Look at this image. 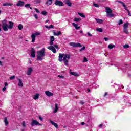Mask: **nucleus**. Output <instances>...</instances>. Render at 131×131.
Listing matches in <instances>:
<instances>
[{
  "label": "nucleus",
  "mask_w": 131,
  "mask_h": 131,
  "mask_svg": "<svg viewBox=\"0 0 131 131\" xmlns=\"http://www.w3.org/2000/svg\"><path fill=\"white\" fill-rule=\"evenodd\" d=\"M128 25H129V23L128 22H126L124 24L123 28L124 29H128Z\"/></svg>",
  "instance_id": "24"
},
{
  "label": "nucleus",
  "mask_w": 131,
  "mask_h": 131,
  "mask_svg": "<svg viewBox=\"0 0 131 131\" xmlns=\"http://www.w3.org/2000/svg\"><path fill=\"white\" fill-rule=\"evenodd\" d=\"M21 131H24V130H21Z\"/></svg>",
  "instance_id": "64"
},
{
  "label": "nucleus",
  "mask_w": 131,
  "mask_h": 131,
  "mask_svg": "<svg viewBox=\"0 0 131 131\" xmlns=\"http://www.w3.org/2000/svg\"><path fill=\"white\" fill-rule=\"evenodd\" d=\"M108 40H109V39H108V38H107V37H105V38H104V40H105V41H108Z\"/></svg>",
  "instance_id": "53"
},
{
  "label": "nucleus",
  "mask_w": 131,
  "mask_h": 131,
  "mask_svg": "<svg viewBox=\"0 0 131 131\" xmlns=\"http://www.w3.org/2000/svg\"><path fill=\"white\" fill-rule=\"evenodd\" d=\"M81 125H84V124H85V123L84 122H82L81 123Z\"/></svg>",
  "instance_id": "57"
},
{
  "label": "nucleus",
  "mask_w": 131,
  "mask_h": 131,
  "mask_svg": "<svg viewBox=\"0 0 131 131\" xmlns=\"http://www.w3.org/2000/svg\"><path fill=\"white\" fill-rule=\"evenodd\" d=\"M52 3H53V0H47L46 3V5L47 6H51V5H52Z\"/></svg>",
  "instance_id": "23"
},
{
  "label": "nucleus",
  "mask_w": 131,
  "mask_h": 131,
  "mask_svg": "<svg viewBox=\"0 0 131 131\" xmlns=\"http://www.w3.org/2000/svg\"><path fill=\"white\" fill-rule=\"evenodd\" d=\"M74 22H80V21H81V18L75 17L74 19Z\"/></svg>",
  "instance_id": "27"
},
{
  "label": "nucleus",
  "mask_w": 131,
  "mask_h": 131,
  "mask_svg": "<svg viewBox=\"0 0 131 131\" xmlns=\"http://www.w3.org/2000/svg\"><path fill=\"white\" fill-rule=\"evenodd\" d=\"M53 34L56 36H59V35H61V31H58L57 32H53Z\"/></svg>",
  "instance_id": "26"
},
{
  "label": "nucleus",
  "mask_w": 131,
  "mask_h": 131,
  "mask_svg": "<svg viewBox=\"0 0 131 131\" xmlns=\"http://www.w3.org/2000/svg\"><path fill=\"white\" fill-rule=\"evenodd\" d=\"M7 87H4L3 89H2V91L3 92H6V90H7Z\"/></svg>",
  "instance_id": "44"
},
{
  "label": "nucleus",
  "mask_w": 131,
  "mask_h": 131,
  "mask_svg": "<svg viewBox=\"0 0 131 131\" xmlns=\"http://www.w3.org/2000/svg\"><path fill=\"white\" fill-rule=\"evenodd\" d=\"M93 6H94V7H95L96 8H99V6L97 4H94Z\"/></svg>",
  "instance_id": "42"
},
{
  "label": "nucleus",
  "mask_w": 131,
  "mask_h": 131,
  "mask_svg": "<svg viewBox=\"0 0 131 131\" xmlns=\"http://www.w3.org/2000/svg\"><path fill=\"white\" fill-rule=\"evenodd\" d=\"M31 57L32 58H35V50L33 48H32L31 50Z\"/></svg>",
  "instance_id": "12"
},
{
  "label": "nucleus",
  "mask_w": 131,
  "mask_h": 131,
  "mask_svg": "<svg viewBox=\"0 0 131 131\" xmlns=\"http://www.w3.org/2000/svg\"><path fill=\"white\" fill-rule=\"evenodd\" d=\"M33 71V68L29 67L28 68V70L26 72V74L27 75H31V73H32Z\"/></svg>",
  "instance_id": "9"
},
{
  "label": "nucleus",
  "mask_w": 131,
  "mask_h": 131,
  "mask_svg": "<svg viewBox=\"0 0 131 131\" xmlns=\"http://www.w3.org/2000/svg\"><path fill=\"white\" fill-rule=\"evenodd\" d=\"M45 27L46 28H47V29H51V28H53L54 27V25H50V26H47V25H45Z\"/></svg>",
  "instance_id": "30"
},
{
  "label": "nucleus",
  "mask_w": 131,
  "mask_h": 131,
  "mask_svg": "<svg viewBox=\"0 0 131 131\" xmlns=\"http://www.w3.org/2000/svg\"><path fill=\"white\" fill-rule=\"evenodd\" d=\"M35 2L36 3V4H39V3H40V0H35Z\"/></svg>",
  "instance_id": "46"
},
{
  "label": "nucleus",
  "mask_w": 131,
  "mask_h": 131,
  "mask_svg": "<svg viewBox=\"0 0 131 131\" xmlns=\"http://www.w3.org/2000/svg\"><path fill=\"white\" fill-rule=\"evenodd\" d=\"M127 12L128 13V16H129L130 17L131 16V14H130V12H129V10H127Z\"/></svg>",
  "instance_id": "49"
},
{
  "label": "nucleus",
  "mask_w": 131,
  "mask_h": 131,
  "mask_svg": "<svg viewBox=\"0 0 131 131\" xmlns=\"http://www.w3.org/2000/svg\"><path fill=\"white\" fill-rule=\"evenodd\" d=\"M25 8H30V4H27L25 5Z\"/></svg>",
  "instance_id": "38"
},
{
  "label": "nucleus",
  "mask_w": 131,
  "mask_h": 131,
  "mask_svg": "<svg viewBox=\"0 0 131 131\" xmlns=\"http://www.w3.org/2000/svg\"><path fill=\"white\" fill-rule=\"evenodd\" d=\"M4 85L5 86V88H8V83L5 82Z\"/></svg>",
  "instance_id": "48"
},
{
  "label": "nucleus",
  "mask_w": 131,
  "mask_h": 131,
  "mask_svg": "<svg viewBox=\"0 0 131 131\" xmlns=\"http://www.w3.org/2000/svg\"><path fill=\"white\" fill-rule=\"evenodd\" d=\"M45 95L47 96V97H52L53 95V93L50 92L49 91H45Z\"/></svg>",
  "instance_id": "15"
},
{
  "label": "nucleus",
  "mask_w": 131,
  "mask_h": 131,
  "mask_svg": "<svg viewBox=\"0 0 131 131\" xmlns=\"http://www.w3.org/2000/svg\"><path fill=\"white\" fill-rule=\"evenodd\" d=\"M6 6H13V4L9 3H6L3 4L4 7H6Z\"/></svg>",
  "instance_id": "29"
},
{
  "label": "nucleus",
  "mask_w": 131,
  "mask_h": 131,
  "mask_svg": "<svg viewBox=\"0 0 131 131\" xmlns=\"http://www.w3.org/2000/svg\"><path fill=\"white\" fill-rule=\"evenodd\" d=\"M70 57H71V54H59L58 60L59 62H64L66 66H68V63L69 60H70Z\"/></svg>",
  "instance_id": "1"
},
{
  "label": "nucleus",
  "mask_w": 131,
  "mask_h": 131,
  "mask_svg": "<svg viewBox=\"0 0 131 131\" xmlns=\"http://www.w3.org/2000/svg\"><path fill=\"white\" fill-rule=\"evenodd\" d=\"M0 65L1 66H3V62H2V61H0Z\"/></svg>",
  "instance_id": "58"
},
{
  "label": "nucleus",
  "mask_w": 131,
  "mask_h": 131,
  "mask_svg": "<svg viewBox=\"0 0 131 131\" xmlns=\"http://www.w3.org/2000/svg\"><path fill=\"white\" fill-rule=\"evenodd\" d=\"M49 22V20H47L46 21H45V23H48Z\"/></svg>",
  "instance_id": "60"
},
{
  "label": "nucleus",
  "mask_w": 131,
  "mask_h": 131,
  "mask_svg": "<svg viewBox=\"0 0 131 131\" xmlns=\"http://www.w3.org/2000/svg\"><path fill=\"white\" fill-rule=\"evenodd\" d=\"M55 5L56 6H58L59 7H63V2H62V1H60L58 0L55 1Z\"/></svg>",
  "instance_id": "10"
},
{
  "label": "nucleus",
  "mask_w": 131,
  "mask_h": 131,
  "mask_svg": "<svg viewBox=\"0 0 131 131\" xmlns=\"http://www.w3.org/2000/svg\"><path fill=\"white\" fill-rule=\"evenodd\" d=\"M41 14H42V15H43V16H46V15H47V13L46 11H42V12H41Z\"/></svg>",
  "instance_id": "41"
},
{
  "label": "nucleus",
  "mask_w": 131,
  "mask_h": 131,
  "mask_svg": "<svg viewBox=\"0 0 131 131\" xmlns=\"http://www.w3.org/2000/svg\"><path fill=\"white\" fill-rule=\"evenodd\" d=\"M2 32V29H1V24H0V32Z\"/></svg>",
  "instance_id": "62"
},
{
  "label": "nucleus",
  "mask_w": 131,
  "mask_h": 131,
  "mask_svg": "<svg viewBox=\"0 0 131 131\" xmlns=\"http://www.w3.org/2000/svg\"><path fill=\"white\" fill-rule=\"evenodd\" d=\"M54 41H55V37L53 36H51L50 37V45L51 46L47 47V49L48 50H50V51H52V52H53V53L55 54L56 53V51L55 48L57 50H59V47H58V45H57V43L54 44V46H53Z\"/></svg>",
  "instance_id": "2"
},
{
  "label": "nucleus",
  "mask_w": 131,
  "mask_h": 131,
  "mask_svg": "<svg viewBox=\"0 0 131 131\" xmlns=\"http://www.w3.org/2000/svg\"><path fill=\"white\" fill-rule=\"evenodd\" d=\"M39 98V94H36L34 96L33 99L34 100H38Z\"/></svg>",
  "instance_id": "25"
},
{
  "label": "nucleus",
  "mask_w": 131,
  "mask_h": 131,
  "mask_svg": "<svg viewBox=\"0 0 131 131\" xmlns=\"http://www.w3.org/2000/svg\"><path fill=\"white\" fill-rule=\"evenodd\" d=\"M123 23V21H122V19H120L118 23L119 25H121Z\"/></svg>",
  "instance_id": "37"
},
{
  "label": "nucleus",
  "mask_w": 131,
  "mask_h": 131,
  "mask_svg": "<svg viewBox=\"0 0 131 131\" xmlns=\"http://www.w3.org/2000/svg\"><path fill=\"white\" fill-rule=\"evenodd\" d=\"M80 33H83V32L82 30H81L80 31Z\"/></svg>",
  "instance_id": "59"
},
{
  "label": "nucleus",
  "mask_w": 131,
  "mask_h": 131,
  "mask_svg": "<svg viewBox=\"0 0 131 131\" xmlns=\"http://www.w3.org/2000/svg\"><path fill=\"white\" fill-rule=\"evenodd\" d=\"M58 77H59V78H64V77L63 75H58Z\"/></svg>",
  "instance_id": "45"
},
{
  "label": "nucleus",
  "mask_w": 131,
  "mask_h": 131,
  "mask_svg": "<svg viewBox=\"0 0 131 131\" xmlns=\"http://www.w3.org/2000/svg\"><path fill=\"white\" fill-rule=\"evenodd\" d=\"M87 91H88V92H91V90H90L89 89H87Z\"/></svg>",
  "instance_id": "61"
},
{
  "label": "nucleus",
  "mask_w": 131,
  "mask_h": 131,
  "mask_svg": "<svg viewBox=\"0 0 131 131\" xmlns=\"http://www.w3.org/2000/svg\"><path fill=\"white\" fill-rule=\"evenodd\" d=\"M72 25L74 27H75V29H79L80 28V27L78 26V24H75V23H72Z\"/></svg>",
  "instance_id": "19"
},
{
  "label": "nucleus",
  "mask_w": 131,
  "mask_h": 131,
  "mask_svg": "<svg viewBox=\"0 0 131 131\" xmlns=\"http://www.w3.org/2000/svg\"><path fill=\"white\" fill-rule=\"evenodd\" d=\"M35 10L36 11V13H39V11L38 10V9L35 8Z\"/></svg>",
  "instance_id": "52"
},
{
  "label": "nucleus",
  "mask_w": 131,
  "mask_h": 131,
  "mask_svg": "<svg viewBox=\"0 0 131 131\" xmlns=\"http://www.w3.org/2000/svg\"><path fill=\"white\" fill-rule=\"evenodd\" d=\"M10 80H13L15 79V76H12L11 77H10Z\"/></svg>",
  "instance_id": "39"
},
{
  "label": "nucleus",
  "mask_w": 131,
  "mask_h": 131,
  "mask_svg": "<svg viewBox=\"0 0 131 131\" xmlns=\"http://www.w3.org/2000/svg\"><path fill=\"white\" fill-rule=\"evenodd\" d=\"M96 21L97 22V23H99V24H102V23H103L104 22V20L103 19H95Z\"/></svg>",
  "instance_id": "21"
},
{
  "label": "nucleus",
  "mask_w": 131,
  "mask_h": 131,
  "mask_svg": "<svg viewBox=\"0 0 131 131\" xmlns=\"http://www.w3.org/2000/svg\"><path fill=\"white\" fill-rule=\"evenodd\" d=\"M29 8H30V10H32V7H29Z\"/></svg>",
  "instance_id": "63"
},
{
  "label": "nucleus",
  "mask_w": 131,
  "mask_h": 131,
  "mask_svg": "<svg viewBox=\"0 0 131 131\" xmlns=\"http://www.w3.org/2000/svg\"><path fill=\"white\" fill-rule=\"evenodd\" d=\"M108 48L109 49H113V48H115V45L114 44H110L108 46Z\"/></svg>",
  "instance_id": "28"
},
{
  "label": "nucleus",
  "mask_w": 131,
  "mask_h": 131,
  "mask_svg": "<svg viewBox=\"0 0 131 131\" xmlns=\"http://www.w3.org/2000/svg\"><path fill=\"white\" fill-rule=\"evenodd\" d=\"M87 35H88V36H90V37L93 36V35H92V34L90 33V32H88V33H87Z\"/></svg>",
  "instance_id": "47"
},
{
  "label": "nucleus",
  "mask_w": 131,
  "mask_h": 131,
  "mask_svg": "<svg viewBox=\"0 0 131 131\" xmlns=\"http://www.w3.org/2000/svg\"><path fill=\"white\" fill-rule=\"evenodd\" d=\"M88 61V59L86 57H84L83 62H85Z\"/></svg>",
  "instance_id": "43"
},
{
  "label": "nucleus",
  "mask_w": 131,
  "mask_h": 131,
  "mask_svg": "<svg viewBox=\"0 0 131 131\" xmlns=\"http://www.w3.org/2000/svg\"><path fill=\"white\" fill-rule=\"evenodd\" d=\"M83 104H84V102H83V101H80V104L81 105H83Z\"/></svg>",
  "instance_id": "54"
},
{
  "label": "nucleus",
  "mask_w": 131,
  "mask_h": 131,
  "mask_svg": "<svg viewBox=\"0 0 131 131\" xmlns=\"http://www.w3.org/2000/svg\"><path fill=\"white\" fill-rule=\"evenodd\" d=\"M46 48H43L41 50L37 52V61H42L45 57Z\"/></svg>",
  "instance_id": "4"
},
{
  "label": "nucleus",
  "mask_w": 131,
  "mask_h": 131,
  "mask_svg": "<svg viewBox=\"0 0 131 131\" xmlns=\"http://www.w3.org/2000/svg\"><path fill=\"white\" fill-rule=\"evenodd\" d=\"M58 109H59V107L58 106V104L56 103L55 105V108L53 111L54 113H56V112H57Z\"/></svg>",
  "instance_id": "22"
},
{
  "label": "nucleus",
  "mask_w": 131,
  "mask_h": 131,
  "mask_svg": "<svg viewBox=\"0 0 131 131\" xmlns=\"http://www.w3.org/2000/svg\"><path fill=\"white\" fill-rule=\"evenodd\" d=\"M17 80H18V85L20 88H23V82H22V80H21V79L18 78Z\"/></svg>",
  "instance_id": "18"
},
{
  "label": "nucleus",
  "mask_w": 131,
  "mask_h": 131,
  "mask_svg": "<svg viewBox=\"0 0 131 131\" xmlns=\"http://www.w3.org/2000/svg\"><path fill=\"white\" fill-rule=\"evenodd\" d=\"M31 126H34V125H42L41 124L39 123L36 120H32L31 123Z\"/></svg>",
  "instance_id": "8"
},
{
  "label": "nucleus",
  "mask_w": 131,
  "mask_h": 131,
  "mask_svg": "<svg viewBox=\"0 0 131 131\" xmlns=\"http://www.w3.org/2000/svg\"><path fill=\"white\" fill-rule=\"evenodd\" d=\"M64 3L66 4L68 7H71L72 3H71V1L70 0H64Z\"/></svg>",
  "instance_id": "17"
},
{
  "label": "nucleus",
  "mask_w": 131,
  "mask_h": 131,
  "mask_svg": "<svg viewBox=\"0 0 131 131\" xmlns=\"http://www.w3.org/2000/svg\"><path fill=\"white\" fill-rule=\"evenodd\" d=\"M70 74L73 75L74 76H79V74L77 72H71V70H70Z\"/></svg>",
  "instance_id": "14"
},
{
  "label": "nucleus",
  "mask_w": 131,
  "mask_h": 131,
  "mask_svg": "<svg viewBox=\"0 0 131 131\" xmlns=\"http://www.w3.org/2000/svg\"><path fill=\"white\" fill-rule=\"evenodd\" d=\"M123 32L125 33V34H128V30L127 29L123 28Z\"/></svg>",
  "instance_id": "33"
},
{
  "label": "nucleus",
  "mask_w": 131,
  "mask_h": 131,
  "mask_svg": "<svg viewBox=\"0 0 131 131\" xmlns=\"http://www.w3.org/2000/svg\"><path fill=\"white\" fill-rule=\"evenodd\" d=\"M103 126V124H100L99 125V127H100V128H102V127Z\"/></svg>",
  "instance_id": "55"
},
{
  "label": "nucleus",
  "mask_w": 131,
  "mask_h": 131,
  "mask_svg": "<svg viewBox=\"0 0 131 131\" xmlns=\"http://www.w3.org/2000/svg\"><path fill=\"white\" fill-rule=\"evenodd\" d=\"M40 34H41L40 32H35L34 33H32L31 35V37L32 38V42H34L35 41V37L40 35Z\"/></svg>",
  "instance_id": "6"
},
{
  "label": "nucleus",
  "mask_w": 131,
  "mask_h": 131,
  "mask_svg": "<svg viewBox=\"0 0 131 131\" xmlns=\"http://www.w3.org/2000/svg\"><path fill=\"white\" fill-rule=\"evenodd\" d=\"M18 29L19 30H22L23 29V25H22V24H19L18 26Z\"/></svg>",
  "instance_id": "32"
},
{
  "label": "nucleus",
  "mask_w": 131,
  "mask_h": 131,
  "mask_svg": "<svg viewBox=\"0 0 131 131\" xmlns=\"http://www.w3.org/2000/svg\"><path fill=\"white\" fill-rule=\"evenodd\" d=\"M9 23L8 25L6 19L2 21V27L4 31H8V29H12L14 27V23L9 21Z\"/></svg>",
  "instance_id": "3"
},
{
  "label": "nucleus",
  "mask_w": 131,
  "mask_h": 131,
  "mask_svg": "<svg viewBox=\"0 0 131 131\" xmlns=\"http://www.w3.org/2000/svg\"><path fill=\"white\" fill-rule=\"evenodd\" d=\"M78 14L80 15V16L82 18H85V15H84L83 13L78 12Z\"/></svg>",
  "instance_id": "31"
},
{
  "label": "nucleus",
  "mask_w": 131,
  "mask_h": 131,
  "mask_svg": "<svg viewBox=\"0 0 131 131\" xmlns=\"http://www.w3.org/2000/svg\"><path fill=\"white\" fill-rule=\"evenodd\" d=\"M4 122L5 124V126H8V125H9V121H8V118H7V117L4 118Z\"/></svg>",
  "instance_id": "20"
},
{
  "label": "nucleus",
  "mask_w": 131,
  "mask_h": 131,
  "mask_svg": "<svg viewBox=\"0 0 131 131\" xmlns=\"http://www.w3.org/2000/svg\"><path fill=\"white\" fill-rule=\"evenodd\" d=\"M105 12L106 13L107 17H109L110 18H112V17H114V14H112V10L110 9V7H106Z\"/></svg>",
  "instance_id": "5"
},
{
  "label": "nucleus",
  "mask_w": 131,
  "mask_h": 131,
  "mask_svg": "<svg viewBox=\"0 0 131 131\" xmlns=\"http://www.w3.org/2000/svg\"><path fill=\"white\" fill-rule=\"evenodd\" d=\"M117 2L119 4H121L122 6H123V8L125 9L126 11H127H127H128V9H127V8H126V5H125V4L123 3V2L119 1H117Z\"/></svg>",
  "instance_id": "11"
},
{
  "label": "nucleus",
  "mask_w": 131,
  "mask_h": 131,
  "mask_svg": "<svg viewBox=\"0 0 131 131\" xmlns=\"http://www.w3.org/2000/svg\"><path fill=\"white\" fill-rule=\"evenodd\" d=\"M39 119L41 121H42V120H43V119L40 117V116H39Z\"/></svg>",
  "instance_id": "50"
},
{
  "label": "nucleus",
  "mask_w": 131,
  "mask_h": 131,
  "mask_svg": "<svg viewBox=\"0 0 131 131\" xmlns=\"http://www.w3.org/2000/svg\"><path fill=\"white\" fill-rule=\"evenodd\" d=\"M34 17L35 18V19L36 20H37V19H38V17H37V15H36V14H34Z\"/></svg>",
  "instance_id": "51"
},
{
  "label": "nucleus",
  "mask_w": 131,
  "mask_h": 131,
  "mask_svg": "<svg viewBox=\"0 0 131 131\" xmlns=\"http://www.w3.org/2000/svg\"><path fill=\"white\" fill-rule=\"evenodd\" d=\"M21 125L23 126V127H26V123L25 121H23Z\"/></svg>",
  "instance_id": "36"
},
{
  "label": "nucleus",
  "mask_w": 131,
  "mask_h": 131,
  "mask_svg": "<svg viewBox=\"0 0 131 131\" xmlns=\"http://www.w3.org/2000/svg\"><path fill=\"white\" fill-rule=\"evenodd\" d=\"M84 50H85V47L84 46L80 49V52H81L82 51H84Z\"/></svg>",
  "instance_id": "40"
},
{
  "label": "nucleus",
  "mask_w": 131,
  "mask_h": 131,
  "mask_svg": "<svg viewBox=\"0 0 131 131\" xmlns=\"http://www.w3.org/2000/svg\"><path fill=\"white\" fill-rule=\"evenodd\" d=\"M96 31H98V32H103V29L101 28H98L96 29Z\"/></svg>",
  "instance_id": "34"
},
{
  "label": "nucleus",
  "mask_w": 131,
  "mask_h": 131,
  "mask_svg": "<svg viewBox=\"0 0 131 131\" xmlns=\"http://www.w3.org/2000/svg\"><path fill=\"white\" fill-rule=\"evenodd\" d=\"M17 7H23L24 6V2L19 1L17 4H16Z\"/></svg>",
  "instance_id": "16"
},
{
  "label": "nucleus",
  "mask_w": 131,
  "mask_h": 131,
  "mask_svg": "<svg viewBox=\"0 0 131 131\" xmlns=\"http://www.w3.org/2000/svg\"><path fill=\"white\" fill-rule=\"evenodd\" d=\"M123 49H128L129 48V45L127 44H125V45L123 46Z\"/></svg>",
  "instance_id": "35"
},
{
  "label": "nucleus",
  "mask_w": 131,
  "mask_h": 131,
  "mask_svg": "<svg viewBox=\"0 0 131 131\" xmlns=\"http://www.w3.org/2000/svg\"><path fill=\"white\" fill-rule=\"evenodd\" d=\"M107 95H108V93L107 92H105L104 93V97H106V96H107Z\"/></svg>",
  "instance_id": "56"
},
{
  "label": "nucleus",
  "mask_w": 131,
  "mask_h": 131,
  "mask_svg": "<svg viewBox=\"0 0 131 131\" xmlns=\"http://www.w3.org/2000/svg\"><path fill=\"white\" fill-rule=\"evenodd\" d=\"M49 121L50 123H51V124L53 125V126H54V127H55L57 129L59 128V125H58V124L56 123L55 122L51 120Z\"/></svg>",
  "instance_id": "13"
},
{
  "label": "nucleus",
  "mask_w": 131,
  "mask_h": 131,
  "mask_svg": "<svg viewBox=\"0 0 131 131\" xmlns=\"http://www.w3.org/2000/svg\"><path fill=\"white\" fill-rule=\"evenodd\" d=\"M70 46H71L72 47H74V48H77V47L81 48V47H82L81 46V44H80V43H75V42L70 43Z\"/></svg>",
  "instance_id": "7"
}]
</instances>
